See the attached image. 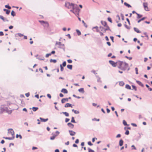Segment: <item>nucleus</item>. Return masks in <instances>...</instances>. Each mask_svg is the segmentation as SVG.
Returning a JSON list of instances; mask_svg holds the SVG:
<instances>
[{"instance_id":"16","label":"nucleus","mask_w":152,"mask_h":152,"mask_svg":"<svg viewBox=\"0 0 152 152\" xmlns=\"http://www.w3.org/2000/svg\"><path fill=\"white\" fill-rule=\"evenodd\" d=\"M39 119L41 120V121L42 122H45L47 121L48 119V118H46V119H44L43 118L41 117L39 118Z\"/></svg>"},{"instance_id":"21","label":"nucleus","mask_w":152,"mask_h":152,"mask_svg":"<svg viewBox=\"0 0 152 152\" xmlns=\"http://www.w3.org/2000/svg\"><path fill=\"white\" fill-rule=\"evenodd\" d=\"M105 27H106V28L104 29V32H105L106 31L109 30L111 31V30L109 27V26L108 25H107Z\"/></svg>"},{"instance_id":"42","label":"nucleus","mask_w":152,"mask_h":152,"mask_svg":"<svg viewBox=\"0 0 152 152\" xmlns=\"http://www.w3.org/2000/svg\"><path fill=\"white\" fill-rule=\"evenodd\" d=\"M132 87L133 89H134L135 91H136L137 90V88L136 86L134 85H132Z\"/></svg>"},{"instance_id":"30","label":"nucleus","mask_w":152,"mask_h":152,"mask_svg":"<svg viewBox=\"0 0 152 152\" xmlns=\"http://www.w3.org/2000/svg\"><path fill=\"white\" fill-rule=\"evenodd\" d=\"M146 18V17H143L141 19L139 20L138 21H137V23H139L141 21H142V20H144Z\"/></svg>"},{"instance_id":"58","label":"nucleus","mask_w":152,"mask_h":152,"mask_svg":"<svg viewBox=\"0 0 152 152\" xmlns=\"http://www.w3.org/2000/svg\"><path fill=\"white\" fill-rule=\"evenodd\" d=\"M91 72L93 73H94L95 74H97V73H96L95 71L94 70H92V71H91Z\"/></svg>"},{"instance_id":"57","label":"nucleus","mask_w":152,"mask_h":152,"mask_svg":"<svg viewBox=\"0 0 152 152\" xmlns=\"http://www.w3.org/2000/svg\"><path fill=\"white\" fill-rule=\"evenodd\" d=\"M88 144L89 145H93V144L91 143V141L88 142Z\"/></svg>"},{"instance_id":"56","label":"nucleus","mask_w":152,"mask_h":152,"mask_svg":"<svg viewBox=\"0 0 152 152\" xmlns=\"http://www.w3.org/2000/svg\"><path fill=\"white\" fill-rule=\"evenodd\" d=\"M131 147L132 148H133L132 149H134V150H136V148L135 147L134 145H132Z\"/></svg>"},{"instance_id":"40","label":"nucleus","mask_w":152,"mask_h":152,"mask_svg":"<svg viewBox=\"0 0 152 152\" xmlns=\"http://www.w3.org/2000/svg\"><path fill=\"white\" fill-rule=\"evenodd\" d=\"M137 18H139L142 16V15H141L140 14H138L137 13Z\"/></svg>"},{"instance_id":"22","label":"nucleus","mask_w":152,"mask_h":152,"mask_svg":"<svg viewBox=\"0 0 152 152\" xmlns=\"http://www.w3.org/2000/svg\"><path fill=\"white\" fill-rule=\"evenodd\" d=\"M78 91L82 93L83 94L85 92L83 88H81L79 89Z\"/></svg>"},{"instance_id":"3","label":"nucleus","mask_w":152,"mask_h":152,"mask_svg":"<svg viewBox=\"0 0 152 152\" xmlns=\"http://www.w3.org/2000/svg\"><path fill=\"white\" fill-rule=\"evenodd\" d=\"M10 134L12 135V137H10V140H13L15 137V133L12 129H10Z\"/></svg>"},{"instance_id":"50","label":"nucleus","mask_w":152,"mask_h":152,"mask_svg":"<svg viewBox=\"0 0 152 152\" xmlns=\"http://www.w3.org/2000/svg\"><path fill=\"white\" fill-rule=\"evenodd\" d=\"M66 62L65 61H64L63 64L62 65L63 66H66Z\"/></svg>"},{"instance_id":"62","label":"nucleus","mask_w":152,"mask_h":152,"mask_svg":"<svg viewBox=\"0 0 152 152\" xmlns=\"http://www.w3.org/2000/svg\"><path fill=\"white\" fill-rule=\"evenodd\" d=\"M69 120H70L68 118H66L65 119V122L66 123L67 122L69 121Z\"/></svg>"},{"instance_id":"48","label":"nucleus","mask_w":152,"mask_h":152,"mask_svg":"<svg viewBox=\"0 0 152 152\" xmlns=\"http://www.w3.org/2000/svg\"><path fill=\"white\" fill-rule=\"evenodd\" d=\"M110 38L111 40H112V42H114V37L113 36H110Z\"/></svg>"},{"instance_id":"43","label":"nucleus","mask_w":152,"mask_h":152,"mask_svg":"<svg viewBox=\"0 0 152 152\" xmlns=\"http://www.w3.org/2000/svg\"><path fill=\"white\" fill-rule=\"evenodd\" d=\"M88 152H94V150L91 149L90 148H88Z\"/></svg>"},{"instance_id":"33","label":"nucleus","mask_w":152,"mask_h":152,"mask_svg":"<svg viewBox=\"0 0 152 152\" xmlns=\"http://www.w3.org/2000/svg\"><path fill=\"white\" fill-rule=\"evenodd\" d=\"M93 29H94V28H96V31L97 32H99V30H98V27L96 26H95V27H93Z\"/></svg>"},{"instance_id":"5","label":"nucleus","mask_w":152,"mask_h":152,"mask_svg":"<svg viewBox=\"0 0 152 152\" xmlns=\"http://www.w3.org/2000/svg\"><path fill=\"white\" fill-rule=\"evenodd\" d=\"M123 65L124 66H122V67L121 68V70H125L127 68L128 66V64L126 62H124L123 64Z\"/></svg>"},{"instance_id":"2","label":"nucleus","mask_w":152,"mask_h":152,"mask_svg":"<svg viewBox=\"0 0 152 152\" xmlns=\"http://www.w3.org/2000/svg\"><path fill=\"white\" fill-rule=\"evenodd\" d=\"M75 4L69 2H66L65 4V6L68 9H71L74 7Z\"/></svg>"},{"instance_id":"55","label":"nucleus","mask_w":152,"mask_h":152,"mask_svg":"<svg viewBox=\"0 0 152 152\" xmlns=\"http://www.w3.org/2000/svg\"><path fill=\"white\" fill-rule=\"evenodd\" d=\"M67 61L69 63H71L72 61L71 59H69L67 60Z\"/></svg>"},{"instance_id":"1","label":"nucleus","mask_w":152,"mask_h":152,"mask_svg":"<svg viewBox=\"0 0 152 152\" xmlns=\"http://www.w3.org/2000/svg\"><path fill=\"white\" fill-rule=\"evenodd\" d=\"M73 7L74 9L73 13L77 17L79 16V12L80 10L79 9L77 4H75Z\"/></svg>"},{"instance_id":"8","label":"nucleus","mask_w":152,"mask_h":152,"mask_svg":"<svg viewBox=\"0 0 152 152\" xmlns=\"http://www.w3.org/2000/svg\"><path fill=\"white\" fill-rule=\"evenodd\" d=\"M69 132L71 136H74L76 134V132L71 130H69Z\"/></svg>"},{"instance_id":"47","label":"nucleus","mask_w":152,"mask_h":152,"mask_svg":"<svg viewBox=\"0 0 152 152\" xmlns=\"http://www.w3.org/2000/svg\"><path fill=\"white\" fill-rule=\"evenodd\" d=\"M60 67H61V72H62L64 70L63 67L62 66L61 64H60Z\"/></svg>"},{"instance_id":"46","label":"nucleus","mask_w":152,"mask_h":152,"mask_svg":"<svg viewBox=\"0 0 152 152\" xmlns=\"http://www.w3.org/2000/svg\"><path fill=\"white\" fill-rule=\"evenodd\" d=\"M125 134L126 135H128L129 134V131L128 130H126V132L125 133Z\"/></svg>"},{"instance_id":"63","label":"nucleus","mask_w":152,"mask_h":152,"mask_svg":"<svg viewBox=\"0 0 152 152\" xmlns=\"http://www.w3.org/2000/svg\"><path fill=\"white\" fill-rule=\"evenodd\" d=\"M56 135H57V136L58 135H59V134L60 133V132H59L57 131L56 132Z\"/></svg>"},{"instance_id":"36","label":"nucleus","mask_w":152,"mask_h":152,"mask_svg":"<svg viewBox=\"0 0 152 152\" xmlns=\"http://www.w3.org/2000/svg\"><path fill=\"white\" fill-rule=\"evenodd\" d=\"M76 31L78 35L79 36V35H81V32L79 30L77 29V30H76Z\"/></svg>"},{"instance_id":"41","label":"nucleus","mask_w":152,"mask_h":152,"mask_svg":"<svg viewBox=\"0 0 152 152\" xmlns=\"http://www.w3.org/2000/svg\"><path fill=\"white\" fill-rule=\"evenodd\" d=\"M125 58H127L128 59H129L130 60H131L132 59V57H129L127 56H125Z\"/></svg>"},{"instance_id":"61","label":"nucleus","mask_w":152,"mask_h":152,"mask_svg":"<svg viewBox=\"0 0 152 152\" xmlns=\"http://www.w3.org/2000/svg\"><path fill=\"white\" fill-rule=\"evenodd\" d=\"M39 70L40 71L41 73H43V71L41 68H39Z\"/></svg>"},{"instance_id":"27","label":"nucleus","mask_w":152,"mask_h":152,"mask_svg":"<svg viewBox=\"0 0 152 152\" xmlns=\"http://www.w3.org/2000/svg\"><path fill=\"white\" fill-rule=\"evenodd\" d=\"M125 88L127 89H131V86L128 84H126L125 86Z\"/></svg>"},{"instance_id":"29","label":"nucleus","mask_w":152,"mask_h":152,"mask_svg":"<svg viewBox=\"0 0 152 152\" xmlns=\"http://www.w3.org/2000/svg\"><path fill=\"white\" fill-rule=\"evenodd\" d=\"M50 62H53L54 63H56L57 62V60L56 59H51L50 60Z\"/></svg>"},{"instance_id":"24","label":"nucleus","mask_w":152,"mask_h":152,"mask_svg":"<svg viewBox=\"0 0 152 152\" xmlns=\"http://www.w3.org/2000/svg\"><path fill=\"white\" fill-rule=\"evenodd\" d=\"M123 144V141L122 139L120 140L119 142V145L120 146H122Z\"/></svg>"},{"instance_id":"52","label":"nucleus","mask_w":152,"mask_h":152,"mask_svg":"<svg viewBox=\"0 0 152 152\" xmlns=\"http://www.w3.org/2000/svg\"><path fill=\"white\" fill-rule=\"evenodd\" d=\"M39 22L42 25L43 23H44L45 22L43 20H39Z\"/></svg>"},{"instance_id":"26","label":"nucleus","mask_w":152,"mask_h":152,"mask_svg":"<svg viewBox=\"0 0 152 152\" xmlns=\"http://www.w3.org/2000/svg\"><path fill=\"white\" fill-rule=\"evenodd\" d=\"M124 4L127 7H131V6L129 4H128L127 3L125 2L124 3Z\"/></svg>"},{"instance_id":"49","label":"nucleus","mask_w":152,"mask_h":152,"mask_svg":"<svg viewBox=\"0 0 152 152\" xmlns=\"http://www.w3.org/2000/svg\"><path fill=\"white\" fill-rule=\"evenodd\" d=\"M121 16L122 17V20H124V17L122 13L121 14Z\"/></svg>"},{"instance_id":"37","label":"nucleus","mask_w":152,"mask_h":152,"mask_svg":"<svg viewBox=\"0 0 152 152\" xmlns=\"http://www.w3.org/2000/svg\"><path fill=\"white\" fill-rule=\"evenodd\" d=\"M123 123L124 125L125 126H129V125H128L126 121L124 120L123 121Z\"/></svg>"},{"instance_id":"4","label":"nucleus","mask_w":152,"mask_h":152,"mask_svg":"<svg viewBox=\"0 0 152 152\" xmlns=\"http://www.w3.org/2000/svg\"><path fill=\"white\" fill-rule=\"evenodd\" d=\"M123 63L124 62H123L121 61H119L116 62L117 66L118 65H119V66H118V68L121 69V68L123 66Z\"/></svg>"},{"instance_id":"17","label":"nucleus","mask_w":152,"mask_h":152,"mask_svg":"<svg viewBox=\"0 0 152 152\" xmlns=\"http://www.w3.org/2000/svg\"><path fill=\"white\" fill-rule=\"evenodd\" d=\"M37 58L39 60H44L45 59V58L44 57L40 56L37 57Z\"/></svg>"},{"instance_id":"9","label":"nucleus","mask_w":152,"mask_h":152,"mask_svg":"<svg viewBox=\"0 0 152 152\" xmlns=\"http://www.w3.org/2000/svg\"><path fill=\"white\" fill-rule=\"evenodd\" d=\"M42 25L45 28H47L49 26V24L47 22H45L44 23H43Z\"/></svg>"},{"instance_id":"10","label":"nucleus","mask_w":152,"mask_h":152,"mask_svg":"<svg viewBox=\"0 0 152 152\" xmlns=\"http://www.w3.org/2000/svg\"><path fill=\"white\" fill-rule=\"evenodd\" d=\"M68 98H63L61 99V102L62 103H64L65 102H68Z\"/></svg>"},{"instance_id":"25","label":"nucleus","mask_w":152,"mask_h":152,"mask_svg":"<svg viewBox=\"0 0 152 152\" xmlns=\"http://www.w3.org/2000/svg\"><path fill=\"white\" fill-rule=\"evenodd\" d=\"M72 111L74 112V113L75 114H78L80 113V112L79 111H77L76 110H75L74 109H72Z\"/></svg>"},{"instance_id":"35","label":"nucleus","mask_w":152,"mask_h":152,"mask_svg":"<svg viewBox=\"0 0 152 152\" xmlns=\"http://www.w3.org/2000/svg\"><path fill=\"white\" fill-rule=\"evenodd\" d=\"M71 122L72 123H76V122H75V121L74 120V117H72V120L71 121Z\"/></svg>"},{"instance_id":"34","label":"nucleus","mask_w":152,"mask_h":152,"mask_svg":"<svg viewBox=\"0 0 152 152\" xmlns=\"http://www.w3.org/2000/svg\"><path fill=\"white\" fill-rule=\"evenodd\" d=\"M124 85V83L122 81L120 82L119 85L121 86H123Z\"/></svg>"},{"instance_id":"39","label":"nucleus","mask_w":152,"mask_h":152,"mask_svg":"<svg viewBox=\"0 0 152 152\" xmlns=\"http://www.w3.org/2000/svg\"><path fill=\"white\" fill-rule=\"evenodd\" d=\"M4 11L6 12L7 14H9L10 12V11H8L6 9H4Z\"/></svg>"},{"instance_id":"32","label":"nucleus","mask_w":152,"mask_h":152,"mask_svg":"<svg viewBox=\"0 0 152 152\" xmlns=\"http://www.w3.org/2000/svg\"><path fill=\"white\" fill-rule=\"evenodd\" d=\"M11 15L13 16H14L15 15V13L13 10H12L11 12Z\"/></svg>"},{"instance_id":"7","label":"nucleus","mask_w":152,"mask_h":152,"mask_svg":"<svg viewBox=\"0 0 152 152\" xmlns=\"http://www.w3.org/2000/svg\"><path fill=\"white\" fill-rule=\"evenodd\" d=\"M143 6L144 9L146 11H148L149 10L148 8V4L147 3H145L143 4Z\"/></svg>"},{"instance_id":"54","label":"nucleus","mask_w":152,"mask_h":152,"mask_svg":"<svg viewBox=\"0 0 152 152\" xmlns=\"http://www.w3.org/2000/svg\"><path fill=\"white\" fill-rule=\"evenodd\" d=\"M99 28H100L101 29V31H103V30H104L105 28L104 27H103L101 26H100Z\"/></svg>"},{"instance_id":"14","label":"nucleus","mask_w":152,"mask_h":152,"mask_svg":"<svg viewBox=\"0 0 152 152\" xmlns=\"http://www.w3.org/2000/svg\"><path fill=\"white\" fill-rule=\"evenodd\" d=\"M64 107H72V104L69 103H67L64 106Z\"/></svg>"},{"instance_id":"12","label":"nucleus","mask_w":152,"mask_h":152,"mask_svg":"<svg viewBox=\"0 0 152 152\" xmlns=\"http://www.w3.org/2000/svg\"><path fill=\"white\" fill-rule=\"evenodd\" d=\"M61 91L64 94H67L68 93L67 90L65 88H63L61 90Z\"/></svg>"},{"instance_id":"11","label":"nucleus","mask_w":152,"mask_h":152,"mask_svg":"<svg viewBox=\"0 0 152 152\" xmlns=\"http://www.w3.org/2000/svg\"><path fill=\"white\" fill-rule=\"evenodd\" d=\"M136 82L140 86L142 87H143L144 86V85H143V84L140 81L136 80Z\"/></svg>"},{"instance_id":"64","label":"nucleus","mask_w":152,"mask_h":152,"mask_svg":"<svg viewBox=\"0 0 152 152\" xmlns=\"http://www.w3.org/2000/svg\"><path fill=\"white\" fill-rule=\"evenodd\" d=\"M124 26L126 28L128 29H130V28L128 26L126 25L125 24Z\"/></svg>"},{"instance_id":"31","label":"nucleus","mask_w":152,"mask_h":152,"mask_svg":"<svg viewBox=\"0 0 152 152\" xmlns=\"http://www.w3.org/2000/svg\"><path fill=\"white\" fill-rule=\"evenodd\" d=\"M62 113L64 114L65 115L66 117H68L69 116V113L66 112H62Z\"/></svg>"},{"instance_id":"59","label":"nucleus","mask_w":152,"mask_h":152,"mask_svg":"<svg viewBox=\"0 0 152 152\" xmlns=\"http://www.w3.org/2000/svg\"><path fill=\"white\" fill-rule=\"evenodd\" d=\"M25 95L27 97H28L30 95V94L29 93H28L25 94Z\"/></svg>"},{"instance_id":"38","label":"nucleus","mask_w":152,"mask_h":152,"mask_svg":"<svg viewBox=\"0 0 152 152\" xmlns=\"http://www.w3.org/2000/svg\"><path fill=\"white\" fill-rule=\"evenodd\" d=\"M16 35H18L19 37H22L23 36V34L21 33H19L16 34Z\"/></svg>"},{"instance_id":"19","label":"nucleus","mask_w":152,"mask_h":152,"mask_svg":"<svg viewBox=\"0 0 152 152\" xmlns=\"http://www.w3.org/2000/svg\"><path fill=\"white\" fill-rule=\"evenodd\" d=\"M134 31L136 32L137 33H140L141 32L136 27L134 28Z\"/></svg>"},{"instance_id":"44","label":"nucleus","mask_w":152,"mask_h":152,"mask_svg":"<svg viewBox=\"0 0 152 152\" xmlns=\"http://www.w3.org/2000/svg\"><path fill=\"white\" fill-rule=\"evenodd\" d=\"M82 23H83V24H84V26L86 27V28H87V24L85 23L84 21V20H82Z\"/></svg>"},{"instance_id":"51","label":"nucleus","mask_w":152,"mask_h":152,"mask_svg":"<svg viewBox=\"0 0 152 152\" xmlns=\"http://www.w3.org/2000/svg\"><path fill=\"white\" fill-rule=\"evenodd\" d=\"M51 55L50 53L47 54L45 55V57L46 58H48L49 57V56H50Z\"/></svg>"},{"instance_id":"45","label":"nucleus","mask_w":152,"mask_h":152,"mask_svg":"<svg viewBox=\"0 0 152 152\" xmlns=\"http://www.w3.org/2000/svg\"><path fill=\"white\" fill-rule=\"evenodd\" d=\"M107 20H108V21H109L111 23H112V19H111V18H110V17H108L107 18Z\"/></svg>"},{"instance_id":"23","label":"nucleus","mask_w":152,"mask_h":152,"mask_svg":"<svg viewBox=\"0 0 152 152\" xmlns=\"http://www.w3.org/2000/svg\"><path fill=\"white\" fill-rule=\"evenodd\" d=\"M30 109H32L34 111H36L38 109V107H33L32 108H30Z\"/></svg>"},{"instance_id":"53","label":"nucleus","mask_w":152,"mask_h":152,"mask_svg":"<svg viewBox=\"0 0 152 152\" xmlns=\"http://www.w3.org/2000/svg\"><path fill=\"white\" fill-rule=\"evenodd\" d=\"M135 70L136 71V74H138V68L137 67L135 68Z\"/></svg>"},{"instance_id":"20","label":"nucleus","mask_w":152,"mask_h":152,"mask_svg":"<svg viewBox=\"0 0 152 152\" xmlns=\"http://www.w3.org/2000/svg\"><path fill=\"white\" fill-rule=\"evenodd\" d=\"M96 77L97 79V81L98 82L102 83V81L101 80L99 76H96Z\"/></svg>"},{"instance_id":"18","label":"nucleus","mask_w":152,"mask_h":152,"mask_svg":"<svg viewBox=\"0 0 152 152\" xmlns=\"http://www.w3.org/2000/svg\"><path fill=\"white\" fill-rule=\"evenodd\" d=\"M68 126L72 128H73L74 127V125L73 124L71 123H69L67 124Z\"/></svg>"},{"instance_id":"28","label":"nucleus","mask_w":152,"mask_h":152,"mask_svg":"<svg viewBox=\"0 0 152 152\" xmlns=\"http://www.w3.org/2000/svg\"><path fill=\"white\" fill-rule=\"evenodd\" d=\"M67 68L71 70L72 69V65H67Z\"/></svg>"},{"instance_id":"15","label":"nucleus","mask_w":152,"mask_h":152,"mask_svg":"<svg viewBox=\"0 0 152 152\" xmlns=\"http://www.w3.org/2000/svg\"><path fill=\"white\" fill-rule=\"evenodd\" d=\"M101 22V24L105 27L107 25L106 22L105 21L102 20Z\"/></svg>"},{"instance_id":"6","label":"nucleus","mask_w":152,"mask_h":152,"mask_svg":"<svg viewBox=\"0 0 152 152\" xmlns=\"http://www.w3.org/2000/svg\"><path fill=\"white\" fill-rule=\"evenodd\" d=\"M109 62L113 67H115L117 66L116 62H115L111 60L109 61Z\"/></svg>"},{"instance_id":"13","label":"nucleus","mask_w":152,"mask_h":152,"mask_svg":"<svg viewBox=\"0 0 152 152\" xmlns=\"http://www.w3.org/2000/svg\"><path fill=\"white\" fill-rule=\"evenodd\" d=\"M52 134L53 135V136L50 137V139L53 140L55 139V137L57 136V135H56V134H53V133H52Z\"/></svg>"},{"instance_id":"60","label":"nucleus","mask_w":152,"mask_h":152,"mask_svg":"<svg viewBox=\"0 0 152 152\" xmlns=\"http://www.w3.org/2000/svg\"><path fill=\"white\" fill-rule=\"evenodd\" d=\"M47 96L50 99H51V95L49 94H48L47 95Z\"/></svg>"}]
</instances>
